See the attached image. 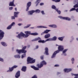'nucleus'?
<instances>
[{
	"label": "nucleus",
	"instance_id": "nucleus-46",
	"mask_svg": "<svg viewBox=\"0 0 78 78\" xmlns=\"http://www.w3.org/2000/svg\"><path fill=\"white\" fill-rule=\"evenodd\" d=\"M37 41V38H36L32 40V41Z\"/></svg>",
	"mask_w": 78,
	"mask_h": 78
},
{
	"label": "nucleus",
	"instance_id": "nucleus-20",
	"mask_svg": "<svg viewBox=\"0 0 78 78\" xmlns=\"http://www.w3.org/2000/svg\"><path fill=\"white\" fill-rule=\"evenodd\" d=\"M13 70H14V68L12 67V68H9V69L7 71V72H12Z\"/></svg>",
	"mask_w": 78,
	"mask_h": 78
},
{
	"label": "nucleus",
	"instance_id": "nucleus-62",
	"mask_svg": "<svg viewBox=\"0 0 78 78\" xmlns=\"http://www.w3.org/2000/svg\"><path fill=\"white\" fill-rule=\"evenodd\" d=\"M15 11H17V8H15Z\"/></svg>",
	"mask_w": 78,
	"mask_h": 78
},
{
	"label": "nucleus",
	"instance_id": "nucleus-37",
	"mask_svg": "<svg viewBox=\"0 0 78 78\" xmlns=\"http://www.w3.org/2000/svg\"><path fill=\"white\" fill-rule=\"evenodd\" d=\"M26 57V54L24 53V54L23 55L21 56V58L22 59L23 58H25V57Z\"/></svg>",
	"mask_w": 78,
	"mask_h": 78
},
{
	"label": "nucleus",
	"instance_id": "nucleus-61",
	"mask_svg": "<svg viewBox=\"0 0 78 78\" xmlns=\"http://www.w3.org/2000/svg\"><path fill=\"white\" fill-rule=\"evenodd\" d=\"M52 1H53L54 2H56V0H52Z\"/></svg>",
	"mask_w": 78,
	"mask_h": 78
},
{
	"label": "nucleus",
	"instance_id": "nucleus-51",
	"mask_svg": "<svg viewBox=\"0 0 78 78\" xmlns=\"http://www.w3.org/2000/svg\"><path fill=\"white\" fill-rule=\"evenodd\" d=\"M41 59H44V56H42L41 57Z\"/></svg>",
	"mask_w": 78,
	"mask_h": 78
},
{
	"label": "nucleus",
	"instance_id": "nucleus-57",
	"mask_svg": "<svg viewBox=\"0 0 78 78\" xmlns=\"http://www.w3.org/2000/svg\"><path fill=\"white\" fill-rule=\"evenodd\" d=\"M59 74H61V73H59V72L57 73V75H59Z\"/></svg>",
	"mask_w": 78,
	"mask_h": 78
},
{
	"label": "nucleus",
	"instance_id": "nucleus-13",
	"mask_svg": "<svg viewBox=\"0 0 78 78\" xmlns=\"http://www.w3.org/2000/svg\"><path fill=\"white\" fill-rule=\"evenodd\" d=\"M20 71H18L16 73L15 77L16 78H18L20 76Z\"/></svg>",
	"mask_w": 78,
	"mask_h": 78
},
{
	"label": "nucleus",
	"instance_id": "nucleus-36",
	"mask_svg": "<svg viewBox=\"0 0 78 78\" xmlns=\"http://www.w3.org/2000/svg\"><path fill=\"white\" fill-rule=\"evenodd\" d=\"M31 25V24H28L27 25V26L24 27V28H29L30 27V26Z\"/></svg>",
	"mask_w": 78,
	"mask_h": 78
},
{
	"label": "nucleus",
	"instance_id": "nucleus-39",
	"mask_svg": "<svg viewBox=\"0 0 78 78\" xmlns=\"http://www.w3.org/2000/svg\"><path fill=\"white\" fill-rule=\"evenodd\" d=\"M76 9H75V8L74 7L73 8L70 9L69 11L70 12L71 11H75V10H76Z\"/></svg>",
	"mask_w": 78,
	"mask_h": 78
},
{
	"label": "nucleus",
	"instance_id": "nucleus-40",
	"mask_svg": "<svg viewBox=\"0 0 78 78\" xmlns=\"http://www.w3.org/2000/svg\"><path fill=\"white\" fill-rule=\"evenodd\" d=\"M41 12L43 15H45V13L44 12V10L41 11Z\"/></svg>",
	"mask_w": 78,
	"mask_h": 78
},
{
	"label": "nucleus",
	"instance_id": "nucleus-26",
	"mask_svg": "<svg viewBox=\"0 0 78 78\" xmlns=\"http://www.w3.org/2000/svg\"><path fill=\"white\" fill-rule=\"evenodd\" d=\"M41 0H37L36 1V2H35V4L36 5V6H37L38 5H39V3L41 2Z\"/></svg>",
	"mask_w": 78,
	"mask_h": 78
},
{
	"label": "nucleus",
	"instance_id": "nucleus-19",
	"mask_svg": "<svg viewBox=\"0 0 78 78\" xmlns=\"http://www.w3.org/2000/svg\"><path fill=\"white\" fill-rule=\"evenodd\" d=\"M37 28H47V27L44 26H39L37 27Z\"/></svg>",
	"mask_w": 78,
	"mask_h": 78
},
{
	"label": "nucleus",
	"instance_id": "nucleus-58",
	"mask_svg": "<svg viewBox=\"0 0 78 78\" xmlns=\"http://www.w3.org/2000/svg\"><path fill=\"white\" fill-rule=\"evenodd\" d=\"M39 48V46H36V49H37V48Z\"/></svg>",
	"mask_w": 78,
	"mask_h": 78
},
{
	"label": "nucleus",
	"instance_id": "nucleus-59",
	"mask_svg": "<svg viewBox=\"0 0 78 78\" xmlns=\"http://www.w3.org/2000/svg\"><path fill=\"white\" fill-rule=\"evenodd\" d=\"M71 39L72 40H73V39H74V37H73V36L71 37Z\"/></svg>",
	"mask_w": 78,
	"mask_h": 78
},
{
	"label": "nucleus",
	"instance_id": "nucleus-5",
	"mask_svg": "<svg viewBox=\"0 0 78 78\" xmlns=\"http://www.w3.org/2000/svg\"><path fill=\"white\" fill-rule=\"evenodd\" d=\"M51 41V38H49L47 39L45 41L40 40L38 41V42L39 43H42L43 44L44 43H45V42H47V41Z\"/></svg>",
	"mask_w": 78,
	"mask_h": 78
},
{
	"label": "nucleus",
	"instance_id": "nucleus-45",
	"mask_svg": "<svg viewBox=\"0 0 78 78\" xmlns=\"http://www.w3.org/2000/svg\"><path fill=\"white\" fill-rule=\"evenodd\" d=\"M23 25V24L22 23H19L18 24V25L19 26H22Z\"/></svg>",
	"mask_w": 78,
	"mask_h": 78
},
{
	"label": "nucleus",
	"instance_id": "nucleus-6",
	"mask_svg": "<svg viewBox=\"0 0 78 78\" xmlns=\"http://www.w3.org/2000/svg\"><path fill=\"white\" fill-rule=\"evenodd\" d=\"M51 8H52V9H53L55 10V11H57L58 13V14H61V11L58 10V9L56 8V7L55 6V5H52L51 6Z\"/></svg>",
	"mask_w": 78,
	"mask_h": 78
},
{
	"label": "nucleus",
	"instance_id": "nucleus-47",
	"mask_svg": "<svg viewBox=\"0 0 78 78\" xmlns=\"http://www.w3.org/2000/svg\"><path fill=\"white\" fill-rule=\"evenodd\" d=\"M29 8H30V7L27 6V9H26V11H28L29 9Z\"/></svg>",
	"mask_w": 78,
	"mask_h": 78
},
{
	"label": "nucleus",
	"instance_id": "nucleus-23",
	"mask_svg": "<svg viewBox=\"0 0 78 78\" xmlns=\"http://www.w3.org/2000/svg\"><path fill=\"white\" fill-rule=\"evenodd\" d=\"M37 66L38 67V68H39V69H41V67H43V65L41 64H41H38L37 65Z\"/></svg>",
	"mask_w": 78,
	"mask_h": 78
},
{
	"label": "nucleus",
	"instance_id": "nucleus-56",
	"mask_svg": "<svg viewBox=\"0 0 78 78\" xmlns=\"http://www.w3.org/2000/svg\"><path fill=\"white\" fill-rule=\"evenodd\" d=\"M63 54L64 56H67V54L66 53H63Z\"/></svg>",
	"mask_w": 78,
	"mask_h": 78
},
{
	"label": "nucleus",
	"instance_id": "nucleus-22",
	"mask_svg": "<svg viewBox=\"0 0 78 78\" xmlns=\"http://www.w3.org/2000/svg\"><path fill=\"white\" fill-rule=\"evenodd\" d=\"M21 70L22 71H23V72H26L27 67H26V66H23Z\"/></svg>",
	"mask_w": 78,
	"mask_h": 78
},
{
	"label": "nucleus",
	"instance_id": "nucleus-9",
	"mask_svg": "<svg viewBox=\"0 0 78 78\" xmlns=\"http://www.w3.org/2000/svg\"><path fill=\"white\" fill-rule=\"evenodd\" d=\"M51 30H46L44 31V32H42L41 33V35H43V34H47L48 33V32H50V31H51Z\"/></svg>",
	"mask_w": 78,
	"mask_h": 78
},
{
	"label": "nucleus",
	"instance_id": "nucleus-50",
	"mask_svg": "<svg viewBox=\"0 0 78 78\" xmlns=\"http://www.w3.org/2000/svg\"><path fill=\"white\" fill-rule=\"evenodd\" d=\"M54 66L55 67H59V65L58 64H56Z\"/></svg>",
	"mask_w": 78,
	"mask_h": 78
},
{
	"label": "nucleus",
	"instance_id": "nucleus-7",
	"mask_svg": "<svg viewBox=\"0 0 78 78\" xmlns=\"http://www.w3.org/2000/svg\"><path fill=\"white\" fill-rule=\"evenodd\" d=\"M4 32L0 30V40L3 39V37H4Z\"/></svg>",
	"mask_w": 78,
	"mask_h": 78
},
{
	"label": "nucleus",
	"instance_id": "nucleus-35",
	"mask_svg": "<svg viewBox=\"0 0 78 78\" xmlns=\"http://www.w3.org/2000/svg\"><path fill=\"white\" fill-rule=\"evenodd\" d=\"M68 50V49H66L62 51V53H65Z\"/></svg>",
	"mask_w": 78,
	"mask_h": 78
},
{
	"label": "nucleus",
	"instance_id": "nucleus-33",
	"mask_svg": "<svg viewBox=\"0 0 78 78\" xmlns=\"http://www.w3.org/2000/svg\"><path fill=\"white\" fill-rule=\"evenodd\" d=\"M41 11H40L39 9H37L35 10H34V12H36V13H39Z\"/></svg>",
	"mask_w": 78,
	"mask_h": 78
},
{
	"label": "nucleus",
	"instance_id": "nucleus-16",
	"mask_svg": "<svg viewBox=\"0 0 78 78\" xmlns=\"http://www.w3.org/2000/svg\"><path fill=\"white\" fill-rule=\"evenodd\" d=\"M1 44L4 47H7V46L8 45L6 43V42H2L1 43Z\"/></svg>",
	"mask_w": 78,
	"mask_h": 78
},
{
	"label": "nucleus",
	"instance_id": "nucleus-52",
	"mask_svg": "<svg viewBox=\"0 0 78 78\" xmlns=\"http://www.w3.org/2000/svg\"><path fill=\"white\" fill-rule=\"evenodd\" d=\"M37 41H38V40H41V38L40 37H38L37 38Z\"/></svg>",
	"mask_w": 78,
	"mask_h": 78
},
{
	"label": "nucleus",
	"instance_id": "nucleus-43",
	"mask_svg": "<svg viewBox=\"0 0 78 78\" xmlns=\"http://www.w3.org/2000/svg\"><path fill=\"white\" fill-rule=\"evenodd\" d=\"M0 61H1V62H4V59L0 57Z\"/></svg>",
	"mask_w": 78,
	"mask_h": 78
},
{
	"label": "nucleus",
	"instance_id": "nucleus-42",
	"mask_svg": "<svg viewBox=\"0 0 78 78\" xmlns=\"http://www.w3.org/2000/svg\"><path fill=\"white\" fill-rule=\"evenodd\" d=\"M72 70V69H68V72H71Z\"/></svg>",
	"mask_w": 78,
	"mask_h": 78
},
{
	"label": "nucleus",
	"instance_id": "nucleus-10",
	"mask_svg": "<svg viewBox=\"0 0 78 78\" xmlns=\"http://www.w3.org/2000/svg\"><path fill=\"white\" fill-rule=\"evenodd\" d=\"M49 27L51 28H56L58 27L57 25L56 24H51L48 25Z\"/></svg>",
	"mask_w": 78,
	"mask_h": 78
},
{
	"label": "nucleus",
	"instance_id": "nucleus-55",
	"mask_svg": "<svg viewBox=\"0 0 78 78\" xmlns=\"http://www.w3.org/2000/svg\"><path fill=\"white\" fill-rule=\"evenodd\" d=\"M40 5H41V6H42V5H44V3H41L40 4Z\"/></svg>",
	"mask_w": 78,
	"mask_h": 78
},
{
	"label": "nucleus",
	"instance_id": "nucleus-41",
	"mask_svg": "<svg viewBox=\"0 0 78 78\" xmlns=\"http://www.w3.org/2000/svg\"><path fill=\"white\" fill-rule=\"evenodd\" d=\"M74 8H78V3L73 6Z\"/></svg>",
	"mask_w": 78,
	"mask_h": 78
},
{
	"label": "nucleus",
	"instance_id": "nucleus-28",
	"mask_svg": "<svg viewBox=\"0 0 78 78\" xmlns=\"http://www.w3.org/2000/svg\"><path fill=\"white\" fill-rule=\"evenodd\" d=\"M31 2H29L27 4V6L28 7H30V6H31Z\"/></svg>",
	"mask_w": 78,
	"mask_h": 78
},
{
	"label": "nucleus",
	"instance_id": "nucleus-12",
	"mask_svg": "<svg viewBox=\"0 0 78 78\" xmlns=\"http://www.w3.org/2000/svg\"><path fill=\"white\" fill-rule=\"evenodd\" d=\"M20 13L19 12H14V16L15 17H18V15Z\"/></svg>",
	"mask_w": 78,
	"mask_h": 78
},
{
	"label": "nucleus",
	"instance_id": "nucleus-63",
	"mask_svg": "<svg viewBox=\"0 0 78 78\" xmlns=\"http://www.w3.org/2000/svg\"><path fill=\"white\" fill-rule=\"evenodd\" d=\"M76 41H78V38H76Z\"/></svg>",
	"mask_w": 78,
	"mask_h": 78
},
{
	"label": "nucleus",
	"instance_id": "nucleus-25",
	"mask_svg": "<svg viewBox=\"0 0 78 78\" xmlns=\"http://www.w3.org/2000/svg\"><path fill=\"white\" fill-rule=\"evenodd\" d=\"M41 64H42L43 66H44V65H47V62H46L44 60L42 61L41 62Z\"/></svg>",
	"mask_w": 78,
	"mask_h": 78
},
{
	"label": "nucleus",
	"instance_id": "nucleus-64",
	"mask_svg": "<svg viewBox=\"0 0 78 78\" xmlns=\"http://www.w3.org/2000/svg\"><path fill=\"white\" fill-rule=\"evenodd\" d=\"M74 78H78V77H75Z\"/></svg>",
	"mask_w": 78,
	"mask_h": 78
},
{
	"label": "nucleus",
	"instance_id": "nucleus-21",
	"mask_svg": "<svg viewBox=\"0 0 78 78\" xmlns=\"http://www.w3.org/2000/svg\"><path fill=\"white\" fill-rule=\"evenodd\" d=\"M57 53H57V52H56V51H55L52 55L51 56V58H55V57L56 56V55Z\"/></svg>",
	"mask_w": 78,
	"mask_h": 78
},
{
	"label": "nucleus",
	"instance_id": "nucleus-60",
	"mask_svg": "<svg viewBox=\"0 0 78 78\" xmlns=\"http://www.w3.org/2000/svg\"><path fill=\"white\" fill-rule=\"evenodd\" d=\"M30 29H34V27H32L30 28Z\"/></svg>",
	"mask_w": 78,
	"mask_h": 78
},
{
	"label": "nucleus",
	"instance_id": "nucleus-17",
	"mask_svg": "<svg viewBox=\"0 0 78 78\" xmlns=\"http://www.w3.org/2000/svg\"><path fill=\"white\" fill-rule=\"evenodd\" d=\"M50 37V34H46L44 36V37L45 39H48V38H49Z\"/></svg>",
	"mask_w": 78,
	"mask_h": 78
},
{
	"label": "nucleus",
	"instance_id": "nucleus-27",
	"mask_svg": "<svg viewBox=\"0 0 78 78\" xmlns=\"http://www.w3.org/2000/svg\"><path fill=\"white\" fill-rule=\"evenodd\" d=\"M57 39V37L56 36L53 37L52 38H51V41H56Z\"/></svg>",
	"mask_w": 78,
	"mask_h": 78
},
{
	"label": "nucleus",
	"instance_id": "nucleus-31",
	"mask_svg": "<svg viewBox=\"0 0 78 78\" xmlns=\"http://www.w3.org/2000/svg\"><path fill=\"white\" fill-rule=\"evenodd\" d=\"M76 3H78V0H73V4L75 5Z\"/></svg>",
	"mask_w": 78,
	"mask_h": 78
},
{
	"label": "nucleus",
	"instance_id": "nucleus-29",
	"mask_svg": "<svg viewBox=\"0 0 78 78\" xmlns=\"http://www.w3.org/2000/svg\"><path fill=\"white\" fill-rule=\"evenodd\" d=\"M64 20H68L69 21L71 20V19L69 17H65Z\"/></svg>",
	"mask_w": 78,
	"mask_h": 78
},
{
	"label": "nucleus",
	"instance_id": "nucleus-44",
	"mask_svg": "<svg viewBox=\"0 0 78 78\" xmlns=\"http://www.w3.org/2000/svg\"><path fill=\"white\" fill-rule=\"evenodd\" d=\"M15 16H12L11 17V19L12 20H15Z\"/></svg>",
	"mask_w": 78,
	"mask_h": 78
},
{
	"label": "nucleus",
	"instance_id": "nucleus-1",
	"mask_svg": "<svg viewBox=\"0 0 78 78\" xmlns=\"http://www.w3.org/2000/svg\"><path fill=\"white\" fill-rule=\"evenodd\" d=\"M25 34L21 32L20 34H19L18 35L16 36V37L18 39H22L23 37L27 38L30 35H33V36H36L38 35V33H32L30 31H27L24 32Z\"/></svg>",
	"mask_w": 78,
	"mask_h": 78
},
{
	"label": "nucleus",
	"instance_id": "nucleus-4",
	"mask_svg": "<svg viewBox=\"0 0 78 78\" xmlns=\"http://www.w3.org/2000/svg\"><path fill=\"white\" fill-rule=\"evenodd\" d=\"M58 50L56 51L55 52L59 53V51H62L64 50V46L62 45L58 46Z\"/></svg>",
	"mask_w": 78,
	"mask_h": 78
},
{
	"label": "nucleus",
	"instance_id": "nucleus-8",
	"mask_svg": "<svg viewBox=\"0 0 78 78\" xmlns=\"http://www.w3.org/2000/svg\"><path fill=\"white\" fill-rule=\"evenodd\" d=\"M15 25V22H12L11 24L7 28V30H10L12 28V27L13 26V25Z\"/></svg>",
	"mask_w": 78,
	"mask_h": 78
},
{
	"label": "nucleus",
	"instance_id": "nucleus-54",
	"mask_svg": "<svg viewBox=\"0 0 78 78\" xmlns=\"http://www.w3.org/2000/svg\"><path fill=\"white\" fill-rule=\"evenodd\" d=\"M61 0H56V1L55 2H59Z\"/></svg>",
	"mask_w": 78,
	"mask_h": 78
},
{
	"label": "nucleus",
	"instance_id": "nucleus-30",
	"mask_svg": "<svg viewBox=\"0 0 78 78\" xmlns=\"http://www.w3.org/2000/svg\"><path fill=\"white\" fill-rule=\"evenodd\" d=\"M14 57L16 58H20V56L19 55H16L14 56Z\"/></svg>",
	"mask_w": 78,
	"mask_h": 78
},
{
	"label": "nucleus",
	"instance_id": "nucleus-15",
	"mask_svg": "<svg viewBox=\"0 0 78 78\" xmlns=\"http://www.w3.org/2000/svg\"><path fill=\"white\" fill-rule=\"evenodd\" d=\"M34 12V10H33L32 11H29L28 12V15H33V14Z\"/></svg>",
	"mask_w": 78,
	"mask_h": 78
},
{
	"label": "nucleus",
	"instance_id": "nucleus-18",
	"mask_svg": "<svg viewBox=\"0 0 78 78\" xmlns=\"http://www.w3.org/2000/svg\"><path fill=\"white\" fill-rule=\"evenodd\" d=\"M30 67L31 68L35 70H39V68L36 67L34 66H31Z\"/></svg>",
	"mask_w": 78,
	"mask_h": 78
},
{
	"label": "nucleus",
	"instance_id": "nucleus-14",
	"mask_svg": "<svg viewBox=\"0 0 78 78\" xmlns=\"http://www.w3.org/2000/svg\"><path fill=\"white\" fill-rule=\"evenodd\" d=\"M45 53L46 55H49V54H48V48H46L45 49Z\"/></svg>",
	"mask_w": 78,
	"mask_h": 78
},
{
	"label": "nucleus",
	"instance_id": "nucleus-32",
	"mask_svg": "<svg viewBox=\"0 0 78 78\" xmlns=\"http://www.w3.org/2000/svg\"><path fill=\"white\" fill-rule=\"evenodd\" d=\"M71 61L72 64H74V62H75V58H71Z\"/></svg>",
	"mask_w": 78,
	"mask_h": 78
},
{
	"label": "nucleus",
	"instance_id": "nucleus-38",
	"mask_svg": "<svg viewBox=\"0 0 78 78\" xmlns=\"http://www.w3.org/2000/svg\"><path fill=\"white\" fill-rule=\"evenodd\" d=\"M58 18H60L61 19H64H64L65 18V17H62L61 16H58Z\"/></svg>",
	"mask_w": 78,
	"mask_h": 78
},
{
	"label": "nucleus",
	"instance_id": "nucleus-3",
	"mask_svg": "<svg viewBox=\"0 0 78 78\" xmlns=\"http://www.w3.org/2000/svg\"><path fill=\"white\" fill-rule=\"evenodd\" d=\"M27 64H33V63L35 62V61H36V60H33V58L29 57L27 58Z\"/></svg>",
	"mask_w": 78,
	"mask_h": 78
},
{
	"label": "nucleus",
	"instance_id": "nucleus-49",
	"mask_svg": "<svg viewBox=\"0 0 78 78\" xmlns=\"http://www.w3.org/2000/svg\"><path fill=\"white\" fill-rule=\"evenodd\" d=\"M13 9V7H11L9 8V9L10 10H12Z\"/></svg>",
	"mask_w": 78,
	"mask_h": 78
},
{
	"label": "nucleus",
	"instance_id": "nucleus-48",
	"mask_svg": "<svg viewBox=\"0 0 78 78\" xmlns=\"http://www.w3.org/2000/svg\"><path fill=\"white\" fill-rule=\"evenodd\" d=\"M12 67L13 68V69H15V68L17 67V66H14Z\"/></svg>",
	"mask_w": 78,
	"mask_h": 78
},
{
	"label": "nucleus",
	"instance_id": "nucleus-2",
	"mask_svg": "<svg viewBox=\"0 0 78 78\" xmlns=\"http://www.w3.org/2000/svg\"><path fill=\"white\" fill-rule=\"evenodd\" d=\"M26 48H27V47L25 46L23 48L22 50L17 49L16 50V51L19 54H20L21 53H25L27 52V51L25 50L26 49Z\"/></svg>",
	"mask_w": 78,
	"mask_h": 78
},
{
	"label": "nucleus",
	"instance_id": "nucleus-11",
	"mask_svg": "<svg viewBox=\"0 0 78 78\" xmlns=\"http://www.w3.org/2000/svg\"><path fill=\"white\" fill-rule=\"evenodd\" d=\"M14 0H13L12 2H10L9 3V6H16V5H14Z\"/></svg>",
	"mask_w": 78,
	"mask_h": 78
},
{
	"label": "nucleus",
	"instance_id": "nucleus-34",
	"mask_svg": "<svg viewBox=\"0 0 78 78\" xmlns=\"http://www.w3.org/2000/svg\"><path fill=\"white\" fill-rule=\"evenodd\" d=\"M63 71L64 72H65L66 73H68V69L65 68L63 69Z\"/></svg>",
	"mask_w": 78,
	"mask_h": 78
},
{
	"label": "nucleus",
	"instance_id": "nucleus-53",
	"mask_svg": "<svg viewBox=\"0 0 78 78\" xmlns=\"http://www.w3.org/2000/svg\"><path fill=\"white\" fill-rule=\"evenodd\" d=\"M76 11L77 12H78V8L77 9H76Z\"/></svg>",
	"mask_w": 78,
	"mask_h": 78
},
{
	"label": "nucleus",
	"instance_id": "nucleus-24",
	"mask_svg": "<svg viewBox=\"0 0 78 78\" xmlns=\"http://www.w3.org/2000/svg\"><path fill=\"white\" fill-rule=\"evenodd\" d=\"M64 38V36L61 37H58V39L59 40V41H62Z\"/></svg>",
	"mask_w": 78,
	"mask_h": 78
}]
</instances>
